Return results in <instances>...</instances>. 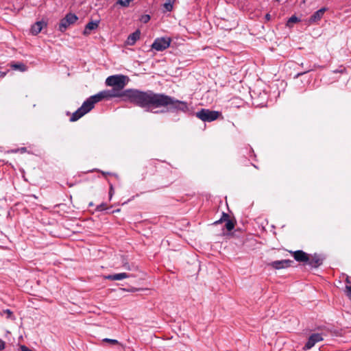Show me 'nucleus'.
<instances>
[{
  "label": "nucleus",
  "instance_id": "obj_30",
  "mask_svg": "<svg viewBox=\"0 0 351 351\" xmlns=\"http://www.w3.org/2000/svg\"><path fill=\"white\" fill-rule=\"evenodd\" d=\"M265 19H266L267 21H269V20L271 19V15H270L269 14H267L265 15Z\"/></svg>",
  "mask_w": 351,
  "mask_h": 351
},
{
  "label": "nucleus",
  "instance_id": "obj_17",
  "mask_svg": "<svg viewBox=\"0 0 351 351\" xmlns=\"http://www.w3.org/2000/svg\"><path fill=\"white\" fill-rule=\"evenodd\" d=\"M300 21L299 19L295 16H291L287 23V26L291 27V25L293 23H295L297 22Z\"/></svg>",
  "mask_w": 351,
  "mask_h": 351
},
{
  "label": "nucleus",
  "instance_id": "obj_4",
  "mask_svg": "<svg viewBox=\"0 0 351 351\" xmlns=\"http://www.w3.org/2000/svg\"><path fill=\"white\" fill-rule=\"evenodd\" d=\"M77 19L78 18L75 14L68 13L64 18L60 20L58 30L61 32H65L68 27L74 24Z\"/></svg>",
  "mask_w": 351,
  "mask_h": 351
},
{
  "label": "nucleus",
  "instance_id": "obj_34",
  "mask_svg": "<svg viewBox=\"0 0 351 351\" xmlns=\"http://www.w3.org/2000/svg\"><path fill=\"white\" fill-rule=\"evenodd\" d=\"M167 1H169V2H171V3H174L176 0H167Z\"/></svg>",
  "mask_w": 351,
  "mask_h": 351
},
{
  "label": "nucleus",
  "instance_id": "obj_15",
  "mask_svg": "<svg viewBox=\"0 0 351 351\" xmlns=\"http://www.w3.org/2000/svg\"><path fill=\"white\" fill-rule=\"evenodd\" d=\"M10 66L14 70H19L22 72H24L27 69V66L21 62L12 63Z\"/></svg>",
  "mask_w": 351,
  "mask_h": 351
},
{
  "label": "nucleus",
  "instance_id": "obj_18",
  "mask_svg": "<svg viewBox=\"0 0 351 351\" xmlns=\"http://www.w3.org/2000/svg\"><path fill=\"white\" fill-rule=\"evenodd\" d=\"M227 220H230L229 219V215L227 213H222V216L220 218V219L216 221L214 223V224H219V223H222L223 221H226Z\"/></svg>",
  "mask_w": 351,
  "mask_h": 351
},
{
  "label": "nucleus",
  "instance_id": "obj_31",
  "mask_svg": "<svg viewBox=\"0 0 351 351\" xmlns=\"http://www.w3.org/2000/svg\"><path fill=\"white\" fill-rule=\"evenodd\" d=\"M124 267H125L126 269H128V270H130V269H130V266H129V265H124Z\"/></svg>",
  "mask_w": 351,
  "mask_h": 351
},
{
  "label": "nucleus",
  "instance_id": "obj_20",
  "mask_svg": "<svg viewBox=\"0 0 351 351\" xmlns=\"http://www.w3.org/2000/svg\"><path fill=\"white\" fill-rule=\"evenodd\" d=\"M104 342L109 343L112 345H118L119 344V342L117 339H108L105 338L102 340Z\"/></svg>",
  "mask_w": 351,
  "mask_h": 351
},
{
  "label": "nucleus",
  "instance_id": "obj_2",
  "mask_svg": "<svg viewBox=\"0 0 351 351\" xmlns=\"http://www.w3.org/2000/svg\"><path fill=\"white\" fill-rule=\"evenodd\" d=\"M117 93L118 92L115 90H103L95 95L90 97L84 101L80 108H78L75 112L73 113L70 118V121L72 122L77 121L84 114L90 111L94 108V105L96 103L104 99L117 97L119 95Z\"/></svg>",
  "mask_w": 351,
  "mask_h": 351
},
{
  "label": "nucleus",
  "instance_id": "obj_24",
  "mask_svg": "<svg viewBox=\"0 0 351 351\" xmlns=\"http://www.w3.org/2000/svg\"><path fill=\"white\" fill-rule=\"evenodd\" d=\"M5 343L4 341L0 339V351L5 349Z\"/></svg>",
  "mask_w": 351,
  "mask_h": 351
},
{
  "label": "nucleus",
  "instance_id": "obj_13",
  "mask_svg": "<svg viewBox=\"0 0 351 351\" xmlns=\"http://www.w3.org/2000/svg\"><path fill=\"white\" fill-rule=\"evenodd\" d=\"M130 275L127 273H119L106 276L104 278L110 280H121L125 278H130Z\"/></svg>",
  "mask_w": 351,
  "mask_h": 351
},
{
  "label": "nucleus",
  "instance_id": "obj_36",
  "mask_svg": "<svg viewBox=\"0 0 351 351\" xmlns=\"http://www.w3.org/2000/svg\"><path fill=\"white\" fill-rule=\"evenodd\" d=\"M93 205V203H90V204H89V206H92Z\"/></svg>",
  "mask_w": 351,
  "mask_h": 351
},
{
  "label": "nucleus",
  "instance_id": "obj_9",
  "mask_svg": "<svg viewBox=\"0 0 351 351\" xmlns=\"http://www.w3.org/2000/svg\"><path fill=\"white\" fill-rule=\"evenodd\" d=\"M292 253L295 260L298 262L307 263L309 261V255L302 250H297Z\"/></svg>",
  "mask_w": 351,
  "mask_h": 351
},
{
  "label": "nucleus",
  "instance_id": "obj_12",
  "mask_svg": "<svg viewBox=\"0 0 351 351\" xmlns=\"http://www.w3.org/2000/svg\"><path fill=\"white\" fill-rule=\"evenodd\" d=\"M140 30H136L134 32L128 36L125 41V44L130 46L134 45L136 43V42L140 38Z\"/></svg>",
  "mask_w": 351,
  "mask_h": 351
},
{
  "label": "nucleus",
  "instance_id": "obj_28",
  "mask_svg": "<svg viewBox=\"0 0 351 351\" xmlns=\"http://www.w3.org/2000/svg\"><path fill=\"white\" fill-rule=\"evenodd\" d=\"M346 288L348 291V295L351 297V286H346Z\"/></svg>",
  "mask_w": 351,
  "mask_h": 351
},
{
  "label": "nucleus",
  "instance_id": "obj_6",
  "mask_svg": "<svg viewBox=\"0 0 351 351\" xmlns=\"http://www.w3.org/2000/svg\"><path fill=\"white\" fill-rule=\"evenodd\" d=\"M323 339L322 334L313 333L308 337L307 342L303 348V350H306L311 349L317 343L323 341Z\"/></svg>",
  "mask_w": 351,
  "mask_h": 351
},
{
  "label": "nucleus",
  "instance_id": "obj_29",
  "mask_svg": "<svg viewBox=\"0 0 351 351\" xmlns=\"http://www.w3.org/2000/svg\"><path fill=\"white\" fill-rule=\"evenodd\" d=\"M112 193H113V188H112V186H110V192H109V194H110V198H111V197H112Z\"/></svg>",
  "mask_w": 351,
  "mask_h": 351
},
{
  "label": "nucleus",
  "instance_id": "obj_11",
  "mask_svg": "<svg viewBox=\"0 0 351 351\" xmlns=\"http://www.w3.org/2000/svg\"><path fill=\"white\" fill-rule=\"evenodd\" d=\"M47 26V23L44 21H37L31 27V32L33 35H37L42 29Z\"/></svg>",
  "mask_w": 351,
  "mask_h": 351
},
{
  "label": "nucleus",
  "instance_id": "obj_7",
  "mask_svg": "<svg viewBox=\"0 0 351 351\" xmlns=\"http://www.w3.org/2000/svg\"><path fill=\"white\" fill-rule=\"evenodd\" d=\"M293 263V261L291 260L285 259V260L273 261V262L269 263V265L275 269H285V268L291 267V265Z\"/></svg>",
  "mask_w": 351,
  "mask_h": 351
},
{
  "label": "nucleus",
  "instance_id": "obj_5",
  "mask_svg": "<svg viewBox=\"0 0 351 351\" xmlns=\"http://www.w3.org/2000/svg\"><path fill=\"white\" fill-rule=\"evenodd\" d=\"M171 41L169 38H158L152 43V48L156 51H162L169 47Z\"/></svg>",
  "mask_w": 351,
  "mask_h": 351
},
{
  "label": "nucleus",
  "instance_id": "obj_25",
  "mask_svg": "<svg viewBox=\"0 0 351 351\" xmlns=\"http://www.w3.org/2000/svg\"><path fill=\"white\" fill-rule=\"evenodd\" d=\"M150 19V16L149 15H145L142 17V21L144 22V23H147L149 21Z\"/></svg>",
  "mask_w": 351,
  "mask_h": 351
},
{
  "label": "nucleus",
  "instance_id": "obj_21",
  "mask_svg": "<svg viewBox=\"0 0 351 351\" xmlns=\"http://www.w3.org/2000/svg\"><path fill=\"white\" fill-rule=\"evenodd\" d=\"M173 3L166 1V3L164 4V8H165L166 11L170 12L173 9Z\"/></svg>",
  "mask_w": 351,
  "mask_h": 351
},
{
  "label": "nucleus",
  "instance_id": "obj_26",
  "mask_svg": "<svg viewBox=\"0 0 351 351\" xmlns=\"http://www.w3.org/2000/svg\"><path fill=\"white\" fill-rule=\"evenodd\" d=\"M20 349L21 351H33L24 345L21 346Z\"/></svg>",
  "mask_w": 351,
  "mask_h": 351
},
{
  "label": "nucleus",
  "instance_id": "obj_33",
  "mask_svg": "<svg viewBox=\"0 0 351 351\" xmlns=\"http://www.w3.org/2000/svg\"><path fill=\"white\" fill-rule=\"evenodd\" d=\"M5 75V73H2V72L0 71V77H4Z\"/></svg>",
  "mask_w": 351,
  "mask_h": 351
},
{
  "label": "nucleus",
  "instance_id": "obj_22",
  "mask_svg": "<svg viewBox=\"0 0 351 351\" xmlns=\"http://www.w3.org/2000/svg\"><path fill=\"white\" fill-rule=\"evenodd\" d=\"M312 69H311V66H309L306 68V70L304 71H302V72H300V73H298V74H296L295 76V78H298V77L304 75L306 73L309 72Z\"/></svg>",
  "mask_w": 351,
  "mask_h": 351
},
{
  "label": "nucleus",
  "instance_id": "obj_23",
  "mask_svg": "<svg viewBox=\"0 0 351 351\" xmlns=\"http://www.w3.org/2000/svg\"><path fill=\"white\" fill-rule=\"evenodd\" d=\"M106 209H107L106 204L104 203H102L97 206V210H99V211L104 210Z\"/></svg>",
  "mask_w": 351,
  "mask_h": 351
},
{
  "label": "nucleus",
  "instance_id": "obj_16",
  "mask_svg": "<svg viewBox=\"0 0 351 351\" xmlns=\"http://www.w3.org/2000/svg\"><path fill=\"white\" fill-rule=\"evenodd\" d=\"M134 0H118L114 6L119 5L124 8H128L130 5V2L133 1Z\"/></svg>",
  "mask_w": 351,
  "mask_h": 351
},
{
  "label": "nucleus",
  "instance_id": "obj_19",
  "mask_svg": "<svg viewBox=\"0 0 351 351\" xmlns=\"http://www.w3.org/2000/svg\"><path fill=\"white\" fill-rule=\"evenodd\" d=\"M225 227L228 231H231L234 228V223L230 219L227 220L226 221Z\"/></svg>",
  "mask_w": 351,
  "mask_h": 351
},
{
  "label": "nucleus",
  "instance_id": "obj_35",
  "mask_svg": "<svg viewBox=\"0 0 351 351\" xmlns=\"http://www.w3.org/2000/svg\"><path fill=\"white\" fill-rule=\"evenodd\" d=\"M120 211V209H117L116 210H114V212H119Z\"/></svg>",
  "mask_w": 351,
  "mask_h": 351
},
{
  "label": "nucleus",
  "instance_id": "obj_32",
  "mask_svg": "<svg viewBox=\"0 0 351 351\" xmlns=\"http://www.w3.org/2000/svg\"><path fill=\"white\" fill-rule=\"evenodd\" d=\"M346 281L347 283H349V284L351 283V282L349 280V277L348 276H347Z\"/></svg>",
  "mask_w": 351,
  "mask_h": 351
},
{
  "label": "nucleus",
  "instance_id": "obj_8",
  "mask_svg": "<svg viewBox=\"0 0 351 351\" xmlns=\"http://www.w3.org/2000/svg\"><path fill=\"white\" fill-rule=\"evenodd\" d=\"M324 257L319 254H314L311 257L309 256V261L307 262V264L311 267L317 268L322 265Z\"/></svg>",
  "mask_w": 351,
  "mask_h": 351
},
{
  "label": "nucleus",
  "instance_id": "obj_27",
  "mask_svg": "<svg viewBox=\"0 0 351 351\" xmlns=\"http://www.w3.org/2000/svg\"><path fill=\"white\" fill-rule=\"evenodd\" d=\"M4 313L7 314V317L8 318L11 317L12 315V312L10 310V309H6L4 311Z\"/></svg>",
  "mask_w": 351,
  "mask_h": 351
},
{
  "label": "nucleus",
  "instance_id": "obj_3",
  "mask_svg": "<svg viewBox=\"0 0 351 351\" xmlns=\"http://www.w3.org/2000/svg\"><path fill=\"white\" fill-rule=\"evenodd\" d=\"M220 112L215 110H210L208 109H202L201 110L196 112V117L203 121L210 122L216 120Z\"/></svg>",
  "mask_w": 351,
  "mask_h": 351
},
{
  "label": "nucleus",
  "instance_id": "obj_10",
  "mask_svg": "<svg viewBox=\"0 0 351 351\" xmlns=\"http://www.w3.org/2000/svg\"><path fill=\"white\" fill-rule=\"evenodd\" d=\"M326 10V8H322L315 12H314L312 16L309 19V23H315L320 21V19L324 16V14L325 13Z\"/></svg>",
  "mask_w": 351,
  "mask_h": 351
},
{
  "label": "nucleus",
  "instance_id": "obj_1",
  "mask_svg": "<svg viewBox=\"0 0 351 351\" xmlns=\"http://www.w3.org/2000/svg\"><path fill=\"white\" fill-rule=\"evenodd\" d=\"M128 82V77L123 75H111L106 80V84L118 93V97H124L125 100L133 105L152 112L154 108L168 107L169 111H180L187 112L189 110L188 104L180 101L173 97L164 93H155L153 90H141L139 89L130 88L121 91Z\"/></svg>",
  "mask_w": 351,
  "mask_h": 351
},
{
  "label": "nucleus",
  "instance_id": "obj_14",
  "mask_svg": "<svg viewBox=\"0 0 351 351\" xmlns=\"http://www.w3.org/2000/svg\"><path fill=\"white\" fill-rule=\"evenodd\" d=\"M99 25V21H90L88 23L84 30V34L88 35L90 33L91 30L95 29Z\"/></svg>",
  "mask_w": 351,
  "mask_h": 351
}]
</instances>
